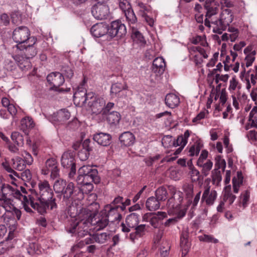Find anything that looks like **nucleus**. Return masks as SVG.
Segmentation results:
<instances>
[{"label": "nucleus", "mask_w": 257, "mask_h": 257, "mask_svg": "<svg viewBox=\"0 0 257 257\" xmlns=\"http://www.w3.org/2000/svg\"><path fill=\"white\" fill-rule=\"evenodd\" d=\"M39 190L38 200L34 202V198L31 194L28 195L29 198L25 195H22L19 191L14 190L15 196L23 198V205L24 209L29 213L33 212L29 205L38 213L43 214L46 213L47 210H53L57 207L56 199L53 198V192L48 181H40L38 184Z\"/></svg>", "instance_id": "f257e3e1"}, {"label": "nucleus", "mask_w": 257, "mask_h": 257, "mask_svg": "<svg viewBox=\"0 0 257 257\" xmlns=\"http://www.w3.org/2000/svg\"><path fill=\"white\" fill-rule=\"evenodd\" d=\"M95 210H84L80 215V223L83 225H108V223L118 224L121 219V214L118 212L119 206L112 207L111 205L105 206L106 209L102 210L99 213L97 210L99 207L98 203L91 204ZM79 222H74L73 225H79Z\"/></svg>", "instance_id": "f03ea898"}, {"label": "nucleus", "mask_w": 257, "mask_h": 257, "mask_svg": "<svg viewBox=\"0 0 257 257\" xmlns=\"http://www.w3.org/2000/svg\"><path fill=\"white\" fill-rule=\"evenodd\" d=\"M168 188L171 195V197L167 201V205L168 208V212L170 213L176 214L177 217L167 219L165 212H158V214L151 217L150 219L151 225L175 224L178 219L182 218L186 214V211L181 209V203L183 200L182 192L177 191L176 188L173 186H169Z\"/></svg>", "instance_id": "7ed1b4c3"}, {"label": "nucleus", "mask_w": 257, "mask_h": 257, "mask_svg": "<svg viewBox=\"0 0 257 257\" xmlns=\"http://www.w3.org/2000/svg\"><path fill=\"white\" fill-rule=\"evenodd\" d=\"M30 31L25 26H20L14 29L12 38L17 43V48L19 49L23 48V45L28 43L31 39Z\"/></svg>", "instance_id": "20e7f679"}, {"label": "nucleus", "mask_w": 257, "mask_h": 257, "mask_svg": "<svg viewBox=\"0 0 257 257\" xmlns=\"http://www.w3.org/2000/svg\"><path fill=\"white\" fill-rule=\"evenodd\" d=\"M75 153L69 150L65 152L61 157V165L66 169H69V177L72 178L76 174Z\"/></svg>", "instance_id": "39448f33"}, {"label": "nucleus", "mask_w": 257, "mask_h": 257, "mask_svg": "<svg viewBox=\"0 0 257 257\" xmlns=\"http://www.w3.org/2000/svg\"><path fill=\"white\" fill-rule=\"evenodd\" d=\"M108 34L111 37L121 38L126 33L125 26L120 21H114L108 26Z\"/></svg>", "instance_id": "423d86ee"}, {"label": "nucleus", "mask_w": 257, "mask_h": 257, "mask_svg": "<svg viewBox=\"0 0 257 257\" xmlns=\"http://www.w3.org/2000/svg\"><path fill=\"white\" fill-rule=\"evenodd\" d=\"M51 173V177L53 179L57 178L59 175L58 164L53 158L48 159L45 162V168L42 169V173L47 175Z\"/></svg>", "instance_id": "0eeeda50"}, {"label": "nucleus", "mask_w": 257, "mask_h": 257, "mask_svg": "<svg viewBox=\"0 0 257 257\" xmlns=\"http://www.w3.org/2000/svg\"><path fill=\"white\" fill-rule=\"evenodd\" d=\"M47 80L50 84L53 85V87L56 88V90L58 89V91L59 92L64 91L62 88H59L65 81L64 76L61 73L58 72H52L47 76Z\"/></svg>", "instance_id": "6e6552de"}, {"label": "nucleus", "mask_w": 257, "mask_h": 257, "mask_svg": "<svg viewBox=\"0 0 257 257\" xmlns=\"http://www.w3.org/2000/svg\"><path fill=\"white\" fill-rule=\"evenodd\" d=\"M109 8L107 5L95 4L91 8L93 16L97 20L105 19L108 15Z\"/></svg>", "instance_id": "1a4fd4ad"}, {"label": "nucleus", "mask_w": 257, "mask_h": 257, "mask_svg": "<svg viewBox=\"0 0 257 257\" xmlns=\"http://www.w3.org/2000/svg\"><path fill=\"white\" fill-rule=\"evenodd\" d=\"M78 174L83 175L91 177L94 179V183L98 184L100 182V178L98 175L97 170L93 167L87 165L80 167L78 171Z\"/></svg>", "instance_id": "9d476101"}, {"label": "nucleus", "mask_w": 257, "mask_h": 257, "mask_svg": "<svg viewBox=\"0 0 257 257\" xmlns=\"http://www.w3.org/2000/svg\"><path fill=\"white\" fill-rule=\"evenodd\" d=\"M88 106L91 109L92 113L97 115L102 113L105 106V101L103 98H93L91 101L87 102Z\"/></svg>", "instance_id": "9b49d317"}, {"label": "nucleus", "mask_w": 257, "mask_h": 257, "mask_svg": "<svg viewBox=\"0 0 257 257\" xmlns=\"http://www.w3.org/2000/svg\"><path fill=\"white\" fill-rule=\"evenodd\" d=\"M93 140L101 146L107 147L111 143L112 137L109 134L100 132L93 135Z\"/></svg>", "instance_id": "f8f14e48"}, {"label": "nucleus", "mask_w": 257, "mask_h": 257, "mask_svg": "<svg viewBox=\"0 0 257 257\" xmlns=\"http://www.w3.org/2000/svg\"><path fill=\"white\" fill-rule=\"evenodd\" d=\"M36 42V39L34 37H32L30 41L23 45V48L20 49L24 51V54L27 59L34 57L37 53L36 48L34 47V44Z\"/></svg>", "instance_id": "ddd939ff"}, {"label": "nucleus", "mask_w": 257, "mask_h": 257, "mask_svg": "<svg viewBox=\"0 0 257 257\" xmlns=\"http://www.w3.org/2000/svg\"><path fill=\"white\" fill-rule=\"evenodd\" d=\"M99 226L100 227L96 229L95 233L92 234H90V235L96 242L101 244L104 243L107 240L110 238V236H112V233L110 231L100 232L99 231L106 226H103L102 227H101V226Z\"/></svg>", "instance_id": "4468645a"}, {"label": "nucleus", "mask_w": 257, "mask_h": 257, "mask_svg": "<svg viewBox=\"0 0 257 257\" xmlns=\"http://www.w3.org/2000/svg\"><path fill=\"white\" fill-rule=\"evenodd\" d=\"M108 25L99 23L94 25L90 29L91 34L96 38L101 37L108 33Z\"/></svg>", "instance_id": "2eb2a0df"}, {"label": "nucleus", "mask_w": 257, "mask_h": 257, "mask_svg": "<svg viewBox=\"0 0 257 257\" xmlns=\"http://www.w3.org/2000/svg\"><path fill=\"white\" fill-rule=\"evenodd\" d=\"M70 113L65 109H62L56 113H54L51 116V120L52 121L63 123L69 119Z\"/></svg>", "instance_id": "dca6fc26"}, {"label": "nucleus", "mask_w": 257, "mask_h": 257, "mask_svg": "<svg viewBox=\"0 0 257 257\" xmlns=\"http://www.w3.org/2000/svg\"><path fill=\"white\" fill-rule=\"evenodd\" d=\"M233 21V15L230 10L225 9L220 14V18L215 22L221 24L222 26L227 27Z\"/></svg>", "instance_id": "f3484780"}, {"label": "nucleus", "mask_w": 257, "mask_h": 257, "mask_svg": "<svg viewBox=\"0 0 257 257\" xmlns=\"http://www.w3.org/2000/svg\"><path fill=\"white\" fill-rule=\"evenodd\" d=\"M78 188L75 187L73 183L68 182L67 183L61 195H63L64 199L73 198L78 194Z\"/></svg>", "instance_id": "a211bd4d"}, {"label": "nucleus", "mask_w": 257, "mask_h": 257, "mask_svg": "<svg viewBox=\"0 0 257 257\" xmlns=\"http://www.w3.org/2000/svg\"><path fill=\"white\" fill-rule=\"evenodd\" d=\"M166 64L162 57H157L153 61L152 71L157 75L162 74L165 69Z\"/></svg>", "instance_id": "6ab92c4d"}, {"label": "nucleus", "mask_w": 257, "mask_h": 257, "mask_svg": "<svg viewBox=\"0 0 257 257\" xmlns=\"http://www.w3.org/2000/svg\"><path fill=\"white\" fill-rule=\"evenodd\" d=\"M119 141L121 144L125 147L133 145L135 142V136L130 132L122 133L119 137Z\"/></svg>", "instance_id": "aec40b11"}, {"label": "nucleus", "mask_w": 257, "mask_h": 257, "mask_svg": "<svg viewBox=\"0 0 257 257\" xmlns=\"http://www.w3.org/2000/svg\"><path fill=\"white\" fill-rule=\"evenodd\" d=\"M204 7L207 11L206 17L210 18L217 13L218 8L215 5L214 0H206Z\"/></svg>", "instance_id": "412c9836"}, {"label": "nucleus", "mask_w": 257, "mask_h": 257, "mask_svg": "<svg viewBox=\"0 0 257 257\" xmlns=\"http://www.w3.org/2000/svg\"><path fill=\"white\" fill-rule=\"evenodd\" d=\"M216 196V191L212 190L210 193V188L208 187L204 191L202 197V200H205L207 204L211 205L213 204Z\"/></svg>", "instance_id": "4be33fe9"}, {"label": "nucleus", "mask_w": 257, "mask_h": 257, "mask_svg": "<svg viewBox=\"0 0 257 257\" xmlns=\"http://www.w3.org/2000/svg\"><path fill=\"white\" fill-rule=\"evenodd\" d=\"M165 100L166 105L171 108L177 107L180 103L179 97L174 93L168 94Z\"/></svg>", "instance_id": "5701e85b"}, {"label": "nucleus", "mask_w": 257, "mask_h": 257, "mask_svg": "<svg viewBox=\"0 0 257 257\" xmlns=\"http://www.w3.org/2000/svg\"><path fill=\"white\" fill-rule=\"evenodd\" d=\"M127 86L125 83L121 84L120 83H115L111 85L110 89V94L112 97H116L117 95H120L121 93H123V90H126Z\"/></svg>", "instance_id": "b1692460"}, {"label": "nucleus", "mask_w": 257, "mask_h": 257, "mask_svg": "<svg viewBox=\"0 0 257 257\" xmlns=\"http://www.w3.org/2000/svg\"><path fill=\"white\" fill-rule=\"evenodd\" d=\"M1 191L2 193V199L3 200H6L7 198V195L8 194H10V195H13L15 198L18 199L20 200H21L22 202L23 203V198L21 199L19 198H17L16 196H15L14 194L13 193L14 190L16 191H19V189L13 188L12 186H11L9 185H5L3 184L2 185V186L0 188Z\"/></svg>", "instance_id": "393cba45"}, {"label": "nucleus", "mask_w": 257, "mask_h": 257, "mask_svg": "<svg viewBox=\"0 0 257 257\" xmlns=\"http://www.w3.org/2000/svg\"><path fill=\"white\" fill-rule=\"evenodd\" d=\"M146 206L150 211L156 210L160 208V202L155 197H150L147 200Z\"/></svg>", "instance_id": "a878e982"}, {"label": "nucleus", "mask_w": 257, "mask_h": 257, "mask_svg": "<svg viewBox=\"0 0 257 257\" xmlns=\"http://www.w3.org/2000/svg\"><path fill=\"white\" fill-rule=\"evenodd\" d=\"M180 247L182 250V256H185L189 252L191 247V243L187 237L180 236Z\"/></svg>", "instance_id": "bb28decb"}, {"label": "nucleus", "mask_w": 257, "mask_h": 257, "mask_svg": "<svg viewBox=\"0 0 257 257\" xmlns=\"http://www.w3.org/2000/svg\"><path fill=\"white\" fill-rule=\"evenodd\" d=\"M121 119L120 113L117 111H112L107 114L106 120L111 125H116L118 124Z\"/></svg>", "instance_id": "cd10ccee"}, {"label": "nucleus", "mask_w": 257, "mask_h": 257, "mask_svg": "<svg viewBox=\"0 0 257 257\" xmlns=\"http://www.w3.org/2000/svg\"><path fill=\"white\" fill-rule=\"evenodd\" d=\"M168 192L164 186L159 187L155 191V197L160 201H165L168 197Z\"/></svg>", "instance_id": "c85d7f7f"}, {"label": "nucleus", "mask_w": 257, "mask_h": 257, "mask_svg": "<svg viewBox=\"0 0 257 257\" xmlns=\"http://www.w3.org/2000/svg\"><path fill=\"white\" fill-rule=\"evenodd\" d=\"M27 250L28 253L32 256L39 254L41 252L40 247L37 242H30Z\"/></svg>", "instance_id": "c756f323"}, {"label": "nucleus", "mask_w": 257, "mask_h": 257, "mask_svg": "<svg viewBox=\"0 0 257 257\" xmlns=\"http://www.w3.org/2000/svg\"><path fill=\"white\" fill-rule=\"evenodd\" d=\"M61 72L64 77H65L67 79H70L74 75L73 67L71 66L63 65L61 69Z\"/></svg>", "instance_id": "7c9ffc66"}, {"label": "nucleus", "mask_w": 257, "mask_h": 257, "mask_svg": "<svg viewBox=\"0 0 257 257\" xmlns=\"http://www.w3.org/2000/svg\"><path fill=\"white\" fill-rule=\"evenodd\" d=\"M237 178L234 177L232 179L233 192L235 193H238L239 187L242 184L243 181V177L241 172H237Z\"/></svg>", "instance_id": "2f4dec72"}, {"label": "nucleus", "mask_w": 257, "mask_h": 257, "mask_svg": "<svg viewBox=\"0 0 257 257\" xmlns=\"http://www.w3.org/2000/svg\"><path fill=\"white\" fill-rule=\"evenodd\" d=\"M67 183L66 181L63 179L56 180L53 185L54 190L56 193L62 194Z\"/></svg>", "instance_id": "473e14b6"}, {"label": "nucleus", "mask_w": 257, "mask_h": 257, "mask_svg": "<svg viewBox=\"0 0 257 257\" xmlns=\"http://www.w3.org/2000/svg\"><path fill=\"white\" fill-rule=\"evenodd\" d=\"M198 166L202 168L201 173L206 177L209 174L213 166V163L210 160H208L202 163L201 165H198Z\"/></svg>", "instance_id": "72a5a7b5"}, {"label": "nucleus", "mask_w": 257, "mask_h": 257, "mask_svg": "<svg viewBox=\"0 0 257 257\" xmlns=\"http://www.w3.org/2000/svg\"><path fill=\"white\" fill-rule=\"evenodd\" d=\"M135 232H132L130 234V239L134 241L137 237H141L144 234L146 226H135Z\"/></svg>", "instance_id": "f704fd0d"}, {"label": "nucleus", "mask_w": 257, "mask_h": 257, "mask_svg": "<svg viewBox=\"0 0 257 257\" xmlns=\"http://www.w3.org/2000/svg\"><path fill=\"white\" fill-rule=\"evenodd\" d=\"M11 138L18 147L23 146L24 145V137L20 133L17 132L12 133L11 135Z\"/></svg>", "instance_id": "c9c22d12"}, {"label": "nucleus", "mask_w": 257, "mask_h": 257, "mask_svg": "<svg viewBox=\"0 0 257 257\" xmlns=\"http://www.w3.org/2000/svg\"><path fill=\"white\" fill-rule=\"evenodd\" d=\"M124 13L130 24H134L137 22V18L132 8L124 12Z\"/></svg>", "instance_id": "e433bc0d"}, {"label": "nucleus", "mask_w": 257, "mask_h": 257, "mask_svg": "<svg viewBox=\"0 0 257 257\" xmlns=\"http://www.w3.org/2000/svg\"><path fill=\"white\" fill-rule=\"evenodd\" d=\"M132 38L135 41H138L140 43H144L145 39L142 34L135 27H131Z\"/></svg>", "instance_id": "4c0bfd02"}, {"label": "nucleus", "mask_w": 257, "mask_h": 257, "mask_svg": "<svg viewBox=\"0 0 257 257\" xmlns=\"http://www.w3.org/2000/svg\"><path fill=\"white\" fill-rule=\"evenodd\" d=\"M12 161L13 162V167L16 170L21 171L25 169V161L22 159L18 158L16 161L14 159H12Z\"/></svg>", "instance_id": "58836bf2"}, {"label": "nucleus", "mask_w": 257, "mask_h": 257, "mask_svg": "<svg viewBox=\"0 0 257 257\" xmlns=\"http://www.w3.org/2000/svg\"><path fill=\"white\" fill-rule=\"evenodd\" d=\"M215 169H222L223 172L224 171L226 167V162L222 158V157L220 155L217 156L215 158Z\"/></svg>", "instance_id": "ea45409f"}, {"label": "nucleus", "mask_w": 257, "mask_h": 257, "mask_svg": "<svg viewBox=\"0 0 257 257\" xmlns=\"http://www.w3.org/2000/svg\"><path fill=\"white\" fill-rule=\"evenodd\" d=\"M76 181L78 184L84 185L87 183H94V179H92L91 177L78 174Z\"/></svg>", "instance_id": "a19ab883"}, {"label": "nucleus", "mask_w": 257, "mask_h": 257, "mask_svg": "<svg viewBox=\"0 0 257 257\" xmlns=\"http://www.w3.org/2000/svg\"><path fill=\"white\" fill-rule=\"evenodd\" d=\"M182 188L186 197L191 199L193 194V185L192 184L185 183L183 185Z\"/></svg>", "instance_id": "79ce46f5"}, {"label": "nucleus", "mask_w": 257, "mask_h": 257, "mask_svg": "<svg viewBox=\"0 0 257 257\" xmlns=\"http://www.w3.org/2000/svg\"><path fill=\"white\" fill-rule=\"evenodd\" d=\"M78 226H72V227L69 229L66 228V230L68 232L71 234L77 233L78 235L81 237L87 234V233L88 232L87 231H85V230H83V232H81V231H79V230L81 229V227H77Z\"/></svg>", "instance_id": "37998d69"}, {"label": "nucleus", "mask_w": 257, "mask_h": 257, "mask_svg": "<svg viewBox=\"0 0 257 257\" xmlns=\"http://www.w3.org/2000/svg\"><path fill=\"white\" fill-rule=\"evenodd\" d=\"M94 141H91L89 139H86L83 142L82 146V148L86 150L89 153L92 152L94 149L93 146H90V145H94Z\"/></svg>", "instance_id": "c03bdc74"}, {"label": "nucleus", "mask_w": 257, "mask_h": 257, "mask_svg": "<svg viewBox=\"0 0 257 257\" xmlns=\"http://www.w3.org/2000/svg\"><path fill=\"white\" fill-rule=\"evenodd\" d=\"M199 239L200 241L206 242H213L214 243L218 242V240L217 239L214 238L210 235L204 234L202 236H199Z\"/></svg>", "instance_id": "a18cd8bd"}, {"label": "nucleus", "mask_w": 257, "mask_h": 257, "mask_svg": "<svg viewBox=\"0 0 257 257\" xmlns=\"http://www.w3.org/2000/svg\"><path fill=\"white\" fill-rule=\"evenodd\" d=\"M85 89L82 86L77 87V90L73 94L74 97L75 98H81L82 101L84 98V95L85 94Z\"/></svg>", "instance_id": "49530a36"}, {"label": "nucleus", "mask_w": 257, "mask_h": 257, "mask_svg": "<svg viewBox=\"0 0 257 257\" xmlns=\"http://www.w3.org/2000/svg\"><path fill=\"white\" fill-rule=\"evenodd\" d=\"M201 149V146L200 144H196L192 145L189 149V156H193L194 155H198Z\"/></svg>", "instance_id": "de8ad7c7"}, {"label": "nucleus", "mask_w": 257, "mask_h": 257, "mask_svg": "<svg viewBox=\"0 0 257 257\" xmlns=\"http://www.w3.org/2000/svg\"><path fill=\"white\" fill-rule=\"evenodd\" d=\"M187 143V141H184L182 135L179 136L176 140H174L172 142V146L174 147H185Z\"/></svg>", "instance_id": "09e8293b"}, {"label": "nucleus", "mask_w": 257, "mask_h": 257, "mask_svg": "<svg viewBox=\"0 0 257 257\" xmlns=\"http://www.w3.org/2000/svg\"><path fill=\"white\" fill-rule=\"evenodd\" d=\"M249 191L245 190L240 196V199L241 200L243 208H245L247 206V202L249 199Z\"/></svg>", "instance_id": "8fccbe9b"}, {"label": "nucleus", "mask_w": 257, "mask_h": 257, "mask_svg": "<svg viewBox=\"0 0 257 257\" xmlns=\"http://www.w3.org/2000/svg\"><path fill=\"white\" fill-rule=\"evenodd\" d=\"M93 188V185L92 183H87L84 185H82V188L80 189L78 188V193H81V191H84L85 193L90 192Z\"/></svg>", "instance_id": "3c124183"}, {"label": "nucleus", "mask_w": 257, "mask_h": 257, "mask_svg": "<svg viewBox=\"0 0 257 257\" xmlns=\"http://www.w3.org/2000/svg\"><path fill=\"white\" fill-rule=\"evenodd\" d=\"M208 154V152L205 150H204L201 152V153L197 162V166L201 165L202 163L205 162L207 160H208L207 159Z\"/></svg>", "instance_id": "603ef678"}, {"label": "nucleus", "mask_w": 257, "mask_h": 257, "mask_svg": "<svg viewBox=\"0 0 257 257\" xmlns=\"http://www.w3.org/2000/svg\"><path fill=\"white\" fill-rule=\"evenodd\" d=\"M172 137L170 135L164 136L162 139V145L165 148H168L172 145Z\"/></svg>", "instance_id": "864d4df0"}, {"label": "nucleus", "mask_w": 257, "mask_h": 257, "mask_svg": "<svg viewBox=\"0 0 257 257\" xmlns=\"http://www.w3.org/2000/svg\"><path fill=\"white\" fill-rule=\"evenodd\" d=\"M12 248V246H11L10 244H9L7 240L5 241H2L0 242V255L4 254L8 250H9L10 248Z\"/></svg>", "instance_id": "5fc2aeb1"}, {"label": "nucleus", "mask_w": 257, "mask_h": 257, "mask_svg": "<svg viewBox=\"0 0 257 257\" xmlns=\"http://www.w3.org/2000/svg\"><path fill=\"white\" fill-rule=\"evenodd\" d=\"M78 157L81 161H84L88 159L89 153L83 148L78 152Z\"/></svg>", "instance_id": "6e6d98bb"}, {"label": "nucleus", "mask_w": 257, "mask_h": 257, "mask_svg": "<svg viewBox=\"0 0 257 257\" xmlns=\"http://www.w3.org/2000/svg\"><path fill=\"white\" fill-rule=\"evenodd\" d=\"M22 125H25L28 128H31L34 126L32 119L29 117L24 118L22 120Z\"/></svg>", "instance_id": "4d7b16f0"}, {"label": "nucleus", "mask_w": 257, "mask_h": 257, "mask_svg": "<svg viewBox=\"0 0 257 257\" xmlns=\"http://www.w3.org/2000/svg\"><path fill=\"white\" fill-rule=\"evenodd\" d=\"M119 7L123 12L132 8L127 0H119Z\"/></svg>", "instance_id": "13d9d810"}, {"label": "nucleus", "mask_w": 257, "mask_h": 257, "mask_svg": "<svg viewBox=\"0 0 257 257\" xmlns=\"http://www.w3.org/2000/svg\"><path fill=\"white\" fill-rule=\"evenodd\" d=\"M201 193V192L199 191L196 195L193 201H190V199L189 200L188 205H191V210H193L195 208V207L197 206V205L199 201L200 198Z\"/></svg>", "instance_id": "bf43d9fd"}, {"label": "nucleus", "mask_w": 257, "mask_h": 257, "mask_svg": "<svg viewBox=\"0 0 257 257\" xmlns=\"http://www.w3.org/2000/svg\"><path fill=\"white\" fill-rule=\"evenodd\" d=\"M211 23L216 25V28L213 29V32L215 33L221 34L222 31L225 30L226 28V27L222 26L221 24L215 22V21H211Z\"/></svg>", "instance_id": "052dcab7"}, {"label": "nucleus", "mask_w": 257, "mask_h": 257, "mask_svg": "<svg viewBox=\"0 0 257 257\" xmlns=\"http://www.w3.org/2000/svg\"><path fill=\"white\" fill-rule=\"evenodd\" d=\"M212 177L213 181L220 182L221 180V176L219 169L215 168L212 171Z\"/></svg>", "instance_id": "680f3d73"}, {"label": "nucleus", "mask_w": 257, "mask_h": 257, "mask_svg": "<svg viewBox=\"0 0 257 257\" xmlns=\"http://www.w3.org/2000/svg\"><path fill=\"white\" fill-rule=\"evenodd\" d=\"M194 228L193 226H186L183 227L182 233L181 234V236L187 237L188 238V235L190 232H192L194 231Z\"/></svg>", "instance_id": "e2e57ef3"}, {"label": "nucleus", "mask_w": 257, "mask_h": 257, "mask_svg": "<svg viewBox=\"0 0 257 257\" xmlns=\"http://www.w3.org/2000/svg\"><path fill=\"white\" fill-rule=\"evenodd\" d=\"M236 198V196L230 191H226L224 195V200H228L229 204H231Z\"/></svg>", "instance_id": "0e129e2a"}, {"label": "nucleus", "mask_w": 257, "mask_h": 257, "mask_svg": "<svg viewBox=\"0 0 257 257\" xmlns=\"http://www.w3.org/2000/svg\"><path fill=\"white\" fill-rule=\"evenodd\" d=\"M164 245H166L167 246L165 250L160 251V254L162 257H167L169 254L171 246L169 241L167 240L164 241Z\"/></svg>", "instance_id": "69168bd1"}, {"label": "nucleus", "mask_w": 257, "mask_h": 257, "mask_svg": "<svg viewBox=\"0 0 257 257\" xmlns=\"http://www.w3.org/2000/svg\"><path fill=\"white\" fill-rule=\"evenodd\" d=\"M21 178L24 181L30 180L32 178V175L29 169L25 170L20 173Z\"/></svg>", "instance_id": "338daca9"}, {"label": "nucleus", "mask_w": 257, "mask_h": 257, "mask_svg": "<svg viewBox=\"0 0 257 257\" xmlns=\"http://www.w3.org/2000/svg\"><path fill=\"white\" fill-rule=\"evenodd\" d=\"M10 21L9 16L6 14H3L0 17V24L3 26H7Z\"/></svg>", "instance_id": "774afa93"}]
</instances>
